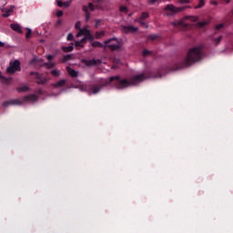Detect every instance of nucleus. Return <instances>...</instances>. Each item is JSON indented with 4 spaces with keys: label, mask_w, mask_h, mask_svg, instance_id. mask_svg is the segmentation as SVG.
I'll use <instances>...</instances> for the list:
<instances>
[{
    "label": "nucleus",
    "mask_w": 233,
    "mask_h": 233,
    "mask_svg": "<svg viewBox=\"0 0 233 233\" xmlns=\"http://www.w3.org/2000/svg\"><path fill=\"white\" fill-rule=\"evenodd\" d=\"M0 46H1V47L5 46V43H3V42L0 41Z\"/></svg>",
    "instance_id": "nucleus-48"
},
{
    "label": "nucleus",
    "mask_w": 233,
    "mask_h": 233,
    "mask_svg": "<svg viewBox=\"0 0 233 233\" xmlns=\"http://www.w3.org/2000/svg\"><path fill=\"white\" fill-rule=\"evenodd\" d=\"M30 76H35V79H37V81H36L37 85H46V82L48 81V79H46V77L41 76V75L37 72L32 71L30 73Z\"/></svg>",
    "instance_id": "nucleus-9"
},
{
    "label": "nucleus",
    "mask_w": 233,
    "mask_h": 233,
    "mask_svg": "<svg viewBox=\"0 0 233 233\" xmlns=\"http://www.w3.org/2000/svg\"><path fill=\"white\" fill-rule=\"evenodd\" d=\"M147 78L148 76H147L145 73L133 76L129 78V80L127 78L121 79V76H110L108 80L101 79L98 81L99 85H89L86 87V91L88 92L89 96H92V94H99V92H101V88L105 86H112L113 88H116V90H124V88H127V86H130V85H137V83H141Z\"/></svg>",
    "instance_id": "nucleus-1"
},
{
    "label": "nucleus",
    "mask_w": 233,
    "mask_h": 233,
    "mask_svg": "<svg viewBox=\"0 0 233 233\" xmlns=\"http://www.w3.org/2000/svg\"><path fill=\"white\" fill-rule=\"evenodd\" d=\"M150 54H152V52H150V51H148V50H147V49H145V50L143 51V56H144V57H147V56H150Z\"/></svg>",
    "instance_id": "nucleus-37"
},
{
    "label": "nucleus",
    "mask_w": 233,
    "mask_h": 233,
    "mask_svg": "<svg viewBox=\"0 0 233 233\" xmlns=\"http://www.w3.org/2000/svg\"><path fill=\"white\" fill-rule=\"evenodd\" d=\"M148 17H149L148 13L144 12L141 14V15H140V17H138V19L145 21V19H148Z\"/></svg>",
    "instance_id": "nucleus-22"
},
{
    "label": "nucleus",
    "mask_w": 233,
    "mask_h": 233,
    "mask_svg": "<svg viewBox=\"0 0 233 233\" xmlns=\"http://www.w3.org/2000/svg\"><path fill=\"white\" fill-rule=\"evenodd\" d=\"M120 12H123L124 14H128V8L127 6H120Z\"/></svg>",
    "instance_id": "nucleus-31"
},
{
    "label": "nucleus",
    "mask_w": 233,
    "mask_h": 233,
    "mask_svg": "<svg viewBox=\"0 0 233 233\" xmlns=\"http://www.w3.org/2000/svg\"><path fill=\"white\" fill-rule=\"evenodd\" d=\"M99 23H101V20H96V25L97 26L99 25Z\"/></svg>",
    "instance_id": "nucleus-47"
},
{
    "label": "nucleus",
    "mask_w": 233,
    "mask_h": 233,
    "mask_svg": "<svg viewBox=\"0 0 233 233\" xmlns=\"http://www.w3.org/2000/svg\"><path fill=\"white\" fill-rule=\"evenodd\" d=\"M66 72L71 76V77H77V76H79V72L72 69L70 66H66Z\"/></svg>",
    "instance_id": "nucleus-13"
},
{
    "label": "nucleus",
    "mask_w": 233,
    "mask_h": 233,
    "mask_svg": "<svg viewBox=\"0 0 233 233\" xmlns=\"http://www.w3.org/2000/svg\"><path fill=\"white\" fill-rule=\"evenodd\" d=\"M178 2H179L181 5H185V4L190 3V0H178Z\"/></svg>",
    "instance_id": "nucleus-39"
},
{
    "label": "nucleus",
    "mask_w": 233,
    "mask_h": 233,
    "mask_svg": "<svg viewBox=\"0 0 233 233\" xmlns=\"http://www.w3.org/2000/svg\"><path fill=\"white\" fill-rule=\"evenodd\" d=\"M95 5H99L100 3H103V0H94Z\"/></svg>",
    "instance_id": "nucleus-44"
},
{
    "label": "nucleus",
    "mask_w": 233,
    "mask_h": 233,
    "mask_svg": "<svg viewBox=\"0 0 233 233\" xmlns=\"http://www.w3.org/2000/svg\"><path fill=\"white\" fill-rule=\"evenodd\" d=\"M66 85V79H61L58 82L53 84L54 88H61V86H65Z\"/></svg>",
    "instance_id": "nucleus-14"
},
{
    "label": "nucleus",
    "mask_w": 233,
    "mask_h": 233,
    "mask_svg": "<svg viewBox=\"0 0 233 233\" xmlns=\"http://www.w3.org/2000/svg\"><path fill=\"white\" fill-rule=\"evenodd\" d=\"M187 19H192V21H196L198 18L194 16H187Z\"/></svg>",
    "instance_id": "nucleus-45"
},
{
    "label": "nucleus",
    "mask_w": 233,
    "mask_h": 233,
    "mask_svg": "<svg viewBox=\"0 0 233 233\" xmlns=\"http://www.w3.org/2000/svg\"><path fill=\"white\" fill-rule=\"evenodd\" d=\"M66 39H67L68 41H74V35H73L72 33H69V34L67 35Z\"/></svg>",
    "instance_id": "nucleus-36"
},
{
    "label": "nucleus",
    "mask_w": 233,
    "mask_h": 233,
    "mask_svg": "<svg viewBox=\"0 0 233 233\" xmlns=\"http://www.w3.org/2000/svg\"><path fill=\"white\" fill-rule=\"evenodd\" d=\"M147 2L149 3V5H154L157 3V0H147Z\"/></svg>",
    "instance_id": "nucleus-41"
},
{
    "label": "nucleus",
    "mask_w": 233,
    "mask_h": 233,
    "mask_svg": "<svg viewBox=\"0 0 233 233\" xmlns=\"http://www.w3.org/2000/svg\"><path fill=\"white\" fill-rule=\"evenodd\" d=\"M32 35V29L27 28V32L25 34L26 39H30V36Z\"/></svg>",
    "instance_id": "nucleus-33"
},
{
    "label": "nucleus",
    "mask_w": 233,
    "mask_h": 233,
    "mask_svg": "<svg viewBox=\"0 0 233 233\" xmlns=\"http://www.w3.org/2000/svg\"><path fill=\"white\" fill-rule=\"evenodd\" d=\"M54 57H56V55H47L46 56L47 61H52L54 59Z\"/></svg>",
    "instance_id": "nucleus-38"
},
{
    "label": "nucleus",
    "mask_w": 233,
    "mask_h": 233,
    "mask_svg": "<svg viewBox=\"0 0 233 233\" xmlns=\"http://www.w3.org/2000/svg\"><path fill=\"white\" fill-rule=\"evenodd\" d=\"M135 23H139L141 26H146V28H148V25H147V23L144 22V20L137 18L135 19Z\"/></svg>",
    "instance_id": "nucleus-20"
},
{
    "label": "nucleus",
    "mask_w": 233,
    "mask_h": 233,
    "mask_svg": "<svg viewBox=\"0 0 233 233\" xmlns=\"http://www.w3.org/2000/svg\"><path fill=\"white\" fill-rule=\"evenodd\" d=\"M226 26V24H218V25H216V30H221V28H225Z\"/></svg>",
    "instance_id": "nucleus-32"
},
{
    "label": "nucleus",
    "mask_w": 233,
    "mask_h": 233,
    "mask_svg": "<svg viewBox=\"0 0 233 233\" xmlns=\"http://www.w3.org/2000/svg\"><path fill=\"white\" fill-rule=\"evenodd\" d=\"M104 48H109L111 52H116V50L121 49V45H123L122 39H117L116 37L109 38L104 41Z\"/></svg>",
    "instance_id": "nucleus-4"
},
{
    "label": "nucleus",
    "mask_w": 233,
    "mask_h": 233,
    "mask_svg": "<svg viewBox=\"0 0 233 233\" xmlns=\"http://www.w3.org/2000/svg\"><path fill=\"white\" fill-rule=\"evenodd\" d=\"M207 25H208V21H202L198 23V26H199V28H204V26H207Z\"/></svg>",
    "instance_id": "nucleus-24"
},
{
    "label": "nucleus",
    "mask_w": 233,
    "mask_h": 233,
    "mask_svg": "<svg viewBox=\"0 0 233 233\" xmlns=\"http://www.w3.org/2000/svg\"><path fill=\"white\" fill-rule=\"evenodd\" d=\"M75 46H76V48H78L79 46H80L81 48H83V46H83V44H81L80 41H75Z\"/></svg>",
    "instance_id": "nucleus-34"
},
{
    "label": "nucleus",
    "mask_w": 233,
    "mask_h": 233,
    "mask_svg": "<svg viewBox=\"0 0 233 233\" xmlns=\"http://www.w3.org/2000/svg\"><path fill=\"white\" fill-rule=\"evenodd\" d=\"M96 39H101V37L105 35V31L96 32Z\"/></svg>",
    "instance_id": "nucleus-25"
},
{
    "label": "nucleus",
    "mask_w": 233,
    "mask_h": 233,
    "mask_svg": "<svg viewBox=\"0 0 233 233\" xmlns=\"http://www.w3.org/2000/svg\"><path fill=\"white\" fill-rule=\"evenodd\" d=\"M139 28L134 27L133 25H123L122 32L123 34H136Z\"/></svg>",
    "instance_id": "nucleus-10"
},
{
    "label": "nucleus",
    "mask_w": 233,
    "mask_h": 233,
    "mask_svg": "<svg viewBox=\"0 0 233 233\" xmlns=\"http://www.w3.org/2000/svg\"><path fill=\"white\" fill-rule=\"evenodd\" d=\"M70 59H72V55H66L63 57V62L66 63V61H70Z\"/></svg>",
    "instance_id": "nucleus-26"
},
{
    "label": "nucleus",
    "mask_w": 233,
    "mask_h": 233,
    "mask_svg": "<svg viewBox=\"0 0 233 233\" xmlns=\"http://www.w3.org/2000/svg\"><path fill=\"white\" fill-rule=\"evenodd\" d=\"M81 35H84L86 41H90V43L95 39L94 35L88 29H80L76 34V37H81Z\"/></svg>",
    "instance_id": "nucleus-8"
},
{
    "label": "nucleus",
    "mask_w": 233,
    "mask_h": 233,
    "mask_svg": "<svg viewBox=\"0 0 233 233\" xmlns=\"http://www.w3.org/2000/svg\"><path fill=\"white\" fill-rule=\"evenodd\" d=\"M10 26L15 32H17L18 34H23V29L21 28V25L19 24H11Z\"/></svg>",
    "instance_id": "nucleus-12"
},
{
    "label": "nucleus",
    "mask_w": 233,
    "mask_h": 233,
    "mask_svg": "<svg viewBox=\"0 0 233 233\" xmlns=\"http://www.w3.org/2000/svg\"><path fill=\"white\" fill-rule=\"evenodd\" d=\"M5 79V81H6V83H8L10 81V78L9 79H6L5 77H3Z\"/></svg>",
    "instance_id": "nucleus-50"
},
{
    "label": "nucleus",
    "mask_w": 233,
    "mask_h": 233,
    "mask_svg": "<svg viewBox=\"0 0 233 233\" xmlns=\"http://www.w3.org/2000/svg\"><path fill=\"white\" fill-rule=\"evenodd\" d=\"M38 96L35 94H31L25 96H23L22 99L16 98V99H12L10 101H5L3 103V106L6 107L9 105H18L21 106L23 103H26L28 101H37Z\"/></svg>",
    "instance_id": "nucleus-3"
},
{
    "label": "nucleus",
    "mask_w": 233,
    "mask_h": 233,
    "mask_svg": "<svg viewBox=\"0 0 233 233\" xmlns=\"http://www.w3.org/2000/svg\"><path fill=\"white\" fill-rule=\"evenodd\" d=\"M64 6L68 8V6H70V2H64Z\"/></svg>",
    "instance_id": "nucleus-43"
},
{
    "label": "nucleus",
    "mask_w": 233,
    "mask_h": 233,
    "mask_svg": "<svg viewBox=\"0 0 233 233\" xmlns=\"http://www.w3.org/2000/svg\"><path fill=\"white\" fill-rule=\"evenodd\" d=\"M79 42H80V45H85L86 44V38L83 37Z\"/></svg>",
    "instance_id": "nucleus-40"
},
{
    "label": "nucleus",
    "mask_w": 233,
    "mask_h": 233,
    "mask_svg": "<svg viewBox=\"0 0 233 233\" xmlns=\"http://www.w3.org/2000/svg\"><path fill=\"white\" fill-rule=\"evenodd\" d=\"M205 6V0H199L198 5L195 8H203Z\"/></svg>",
    "instance_id": "nucleus-27"
},
{
    "label": "nucleus",
    "mask_w": 233,
    "mask_h": 233,
    "mask_svg": "<svg viewBox=\"0 0 233 233\" xmlns=\"http://www.w3.org/2000/svg\"><path fill=\"white\" fill-rule=\"evenodd\" d=\"M62 50L66 53L72 52L74 50V46H62Z\"/></svg>",
    "instance_id": "nucleus-18"
},
{
    "label": "nucleus",
    "mask_w": 233,
    "mask_h": 233,
    "mask_svg": "<svg viewBox=\"0 0 233 233\" xmlns=\"http://www.w3.org/2000/svg\"><path fill=\"white\" fill-rule=\"evenodd\" d=\"M75 28L76 30H79V32H81V30H86V28H81V22H76L75 25Z\"/></svg>",
    "instance_id": "nucleus-23"
},
{
    "label": "nucleus",
    "mask_w": 233,
    "mask_h": 233,
    "mask_svg": "<svg viewBox=\"0 0 233 233\" xmlns=\"http://www.w3.org/2000/svg\"><path fill=\"white\" fill-rule=\"evenodd\" d=\"M37 94H39V96H43V89H38Z\"/></svg>",
    "instance_id": "nucleus-46"
},
{
    "label": "nucleus",
    "mask_w": 233,
    "mask_h": 233,
    "mask_svg": "<svg viewBox=\"0 0 233 233\" xmlns=\"http://www.w3.org/2000/svg\"><path fill=\"white\" fill-rule=\"evenodd\" d=\"M51 76H53V77H59L61 76V71L58 69H53L51 70Z\"/></svg>",
    "instance_id": "nucleus-17"
},
{
    "label": "nucleus",
    "mask_w": 233,
    "mask_h": 233,
    "mask_svg": "<svg viewBox=\"0 0 233 233\" xmlns=\"http://www.w3.org/2000/svg\"><path fill=\"white\" fill-rule=\"evenodd\" d=\"M7 74H15V72H21V62L15 60L11 62L9 66L6 68Z\"/></svg>",
    "instance_id": "nucleus-7"
},
{
    "label": "nucleus",
    "mask_w": 233,
    "mask_h": 233,
    "mask_svg": "<svg viewBox=\"0 0 233 233\" xmlns=\"http://www.w3.org/2000/svg\"><path fill=\"white\" fill-rule=\"evenodd\" d=\"M201 57H203V49L200 46L193 47L187 52L186 58L177 66V69L187 68V66H190V65L201 61Z\"/></svg>",
    "instance_id": "nucleus-2"
},
{
    "label": "nucleus",
    "mask_w": 233,
    "mask_h": 233,
    "mask_svg": "<svg viewBox=\"0 0 233 233\" xmlns=\"http://www.w3.org/2000/svg\"><path fill=\"white\" fill-rule=\"evenodd\" d=\"M40 66H46L47 70H50V68H55L56 67V63L54 62H46L42 64Z\"/></svg>",
    "instance_id": "nucleus-15"
},
{
    "label": "nucleus",
    "mask_w": 233,
    "mask_h": 233,
    "mask_svg": "<svg viewBox=\"0 0 233 233\" xmlns=\"http://www.w3.org/2000/svg\"><path fill=\"white\" fill-rule=\"evenodd\" d=\"M96 8H97L98 10H103V7L99 6V4H96V5H94L93 3H89L88 5H83L82 10L83 12H85V17H86V22L87 23V21L90 20V11L94 12V10H96ZM88 9H90V11H88Z\"/></svg>",
    "instance_id": "nucleus-6"
},
{
    "label": "nucleus",
    "mask_w": 233,
    "mask_h": 233,
    "mask_svg": "<svg viewBox=\"0 0 233 233\" xmlns=\"http://www.w3.org/2000/svg\"><path fill=\"white\" fill-rule=\"evenodd\" d=\"M171 25L173 26H183V21L172 22Z\"/></svg>",
    "instance_id": "nucleus-29"
},
{
    "label": "nucleus",
    "mask_w": 233,
    "mask_h": 233,
    "mask_svg": "<svg viewBox=\"0 0 233 233\" xmlns=\"http://www.w3.org/2000/svg\"><path fill=\"white\" fill-rule=\"evenodd\" d=\"M82 63H84V65H86V66H96V65L101 64V60H96V59L86 60V59H84V60H82Z\"/></svg>",
    "instance_id": "nucleus-11"
},
{
    "label": "nucleus",
    "mask_w": 233,
    "mask_h": 233,
    "mask_svg": "<svg viewBox=\"0 0 233 233\" xmlns=\"http://www.w3.org/2000/svg\"><path fill=\"white\" fill-rule=\"evenodd\" d=\"M17 92L21 93V92H28V90H30V88L26 86H21V87H17L16 88Z\"/></svg>",
    "instance_id": "nucleus-19"
},
{
    "label": "nucleus",
    "mask_w": 233,
    "mask_h": 233,
    "mask_svg": "<svg viewBox=\"0 0 233 233\" xmlns=\"http://www.w3.org/2000/svg\"><path fill=\"white\" fill-rule=\"evenodd\" d=\"M91 46L94 47V48H105V46L103 44H101V42H92L91 43Z\"/></svg>",
    "instance_id": "nucleus-16"
},
{
    "label": "nucleus",
    "mask_w": 233,
    "mask_h": 233,
    "mask_svg": "<svg viewBox=\"0 0 233 233\" xmlns=\"http://www.w3.org/2000/svg\"><path fill=\"white\" fill-rule=\"evenodd\" d=\"M57 25H61V20H58V21H57Z\"/></svg>",
    "instance_id": "nucleus-52"
},
{
    "label": "nucleus",
    "mask_w": 233,
    "mask_h": 233,
    "mask_svg": "<svg viewBox=\"0 0 233 233\" xmlns=\"http://www.w3.org/2000/svg\"><path fill=\"white\" fill-rule=\"evenodd\" d=\"M221 39H223V36L222 35H219L218 37L217 38H212V42L215 44V45H219L221 43Z\"/></svg>",
    "instance_id": "nucleus-21"
},
{
    "label": "nucleus",
    "mask_w": 233,
    "mask_h": 233,
    "mask_svg": "<svg viewBox=\"0 0 233 233\" xmlns=\"http://www.w3.org/2000/svg\"><path fill=\"white\" fill-rule=\"evenodd\" d=\"M35 61V58L33 59V62Z\"/></svg>",
    "instance_id": "nucleus-53"
},
{
    "label": "nucleus",
    "mask_w": 233,
    "mask_h": 233,
    "mask_svg": "<svg viewBox=\"0 0 233 233\" xmlns=\"http://www.w3.org/2000/svg\"><path fill=\"white\" fill-rule=\"evenodd\" d=\"M223 1H225L226 3H230V0H223Z\"/></svg>",
    "instance_id": "nucleus-51"
},
{
    "label": "nucleus",
    "mask_w": 233,
    "mask_h": 233,
    "mask_svg": "<svg viewBox=\"0 0 233 233\" xmlns=\"http://www.w3.org/2000/svg\"><path fill=\"white\" fill-rule=\"evenodd\" d=\"M57 17H63V11H58L56 13Z\"/></svg>",
    "instance_id": "nucleus-42"
},
{
    "label": "nucleus",
    "mask_w": 233,
    "mask_h": 233,
    "mask_svg": "<svg viewBox=\"0 0 233 233\" xmlns=\"http://www.w3.org/2000/svg\"><path fill=\"white\" fill-rule=\"evenodd\" d=\"M212 5H218V2L213 1V2H212Z\"/></svg>",
    "instance_id": "nucleus-49"
},
{
    "label": "nucleus",
    "mask_w": 233,
    "mask_h": 233,
    "mask_svg": "<svg viewBox=\"0 0 233 233\" xmlns=\"http://www.w3.org/2000/svg\"><path fill=\"white\" fill-rule=\"evenodd\" d=\"M56 5L57 6H59L60 8H63V6H65V4L63 1L57 0L56 1Z\"/></svg>",
    "instance_id": "nucleus-35"
},
{
    "label": "nucleus",
    "mask_w": 233,
    "mask_h": 233,
    "mask_svg": "<svg viewBox=\"0 0 233 233\" xmlns=\"http://www.w3.org/2000/svg\"><path fill=\"white\" fill-rule=\"evenodd\" d=\"M157 37H159V35H149L147 36V38L151 39V41H156V39H157Z\"/></svg>",
    "instance_id": "nucleus-30"
},
{
    "label": "nucleus",
    "mask_w": 233,
    "mask_h": 233,
    "mask_svg": "<svg viewBox=\"0 0 233 233\" xmlns=\"http://www.w3.org/2000/svg\"><path fill=\"white\" fill-rule=\"evenodd\" d=\"M187 8H190V6L176 7V5L168 4L165 6L164 12L165 15L170 17L172 15H176L177 14H179L180 12L187 10Z\"/></svg>",
    "instance_id": "nucleus-5"
},
{
    "label": "nucleus",
    "mask_w": 233,
    "mask_h": 233,
    "mask_svg": "<svg viewBox=\"0 0 233 233\" xmlns=\"http://www.w3.org/2000/svg\"><path fill=\"white\" fill-rule=\"evenodd\" d=\"M10 14H12V9H9L5 11L2 17H10Z\"/></svg>",
    "instance_id": "nucleus-28"
}]
</instances>
